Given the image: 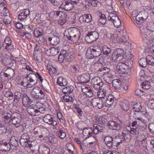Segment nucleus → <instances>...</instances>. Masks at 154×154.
Wrapping results in <instances>:
<instances>
[{
    "instance_id": "obj_1",
    "label": "nucleus",
    "mask_w": 154,
    "mask_h": 154,
    "mask_svg": "<svg viewBox=\"0 0 154 154\" xmlns=\"http://www.w3.org/2000/svg\"><path fill=\"white\" fill-rule=\"evenodd\" d=\"M80 33L79 30L76 28H72L65 30L64 35L67 38L73 42L76 43L79 40Z\"/></svg>"
},
{
    "instance_id": "obj_2",
    "label": "nucleus",
    "mask_w": 154,
    "mask_h": 154,
    "mask_svg": "<svg viewBox=\"0 0 154 154\" xmlns=\"http://www.w3.org/2000/svg\"><path fill=\"white\" fill-rule=\"evenodd\" d=\"M102 48V47L100 46V45L91 46L88 48L86 55L97 57L101 54Z\"/></svg>"
},
{
    "instance_id": "obj_3",
    "label": "nucleus",
    "mask_w": 154,
    "mask_h": 154,
    "mask_svg": "<svg viewBox=\"0 0 154 154\" xmlns=\"http://www.w3.org/2000/svg\"><path fill=\"white\" fill-rule=\"evenodd\" d=\"M126 57L125 55H124V50L121 48L117 49L114 51L112 55V59L118 62L123 60V59H126V61H128V59Z\"/></svg>"
},
{
    "instance_id": "obj_4",
    "label": "nucleus",
    "mask_w": 154,
    "mask_h": 154,
    "mask_svg": "<svg viewBox=\"0 0 154 154\" xmlns=\"http://www.w3.org/2000/svg\"><path fill=\"white\" fill-rule=\"evenodd\" d=\"M45 92L38 88H34L31 92V96L35 99H41L45 96Z\"/></svg>"
},
{
    "instance_id": "obj_5",
    "label": "nucleus",
    "mask_w": 154,
    "mask_h": 154,
    "mask_svg": "<svg viewBox=\"0 0 154 154\" xmlns=\"http://www.w3.org/2000/svg\"><path fill=\"white\" fill-rule=\"evenodd\" d=\"M91 84L93 88L97 91L102 88L103 84L101 79L98 76L95 77L92 79Z\"/></svg>"
},
{
    "instance_id": "obj_6",
    "label": "nucleus",
    "mask_w": 154,
    "mask_h": 154,
    "mask_svg": "<svg viewBox=\"0 0 154 154\" xmlns=\"http://www.w3.org/2000/svg\"><path fill=\"white\" fill-rule=\"evenodd\" d=\"M117 72L122 74H128L130 73V69L126 64L122 63H119L116 66Z\"/></svg>"
},
{
    "instance_id": "obj_7",
    "label": "nucleus",
    "mask_w": 154,
    "mask_h": 154,
    "mask_svg": "<svg viewBox=\"0 0 154 154\" xmlns=\"http://www.w3.org/2000/svg\"><path fill=\"white\" fill-rule=\"evenodd\" d=\"M119 122L117 121V122L113 120L110 121L107 124L109 128L112 130L119 131L122 128V122L119 120Z\"/></svg>"
},
{
    "instance_id": "obj_8",
    "label": "nucleus",
    "mask_w": 154,
    "mask_h": 154,
    "mask_svg": "<svg viewBox=\"0 0 154 154\" xmlns=\"http://www.w3.org/2000/svg\"><path fill=\"white\" fill-rule=\"evenodd\" d=\"M148 14L145 11H142L139 12L136 17V23L138 24H140L148 18Z\"/></svg>"
},
{
    "instance_id": "obj_9",
    "label": "nucleus",
    "mask_w": 154,
    "mask_h": 154,
    "mask_svg": "<svg viewBox=\"0 0 154 154\" xmlns=\"http://www.w3.org/2000/svg\"><path fill=\"white\" fill-rule=\"evenodd\" d=\"M99 37L98 33L96 31L88 32L86 36L85 39L88 43H91L95 41Z\"/></svg>"
},
{
    "instance_id": "obj_10",
    "label": "nucleus",
    "mask_w": 154,
    "mask_h": 154,
    "mask_svg": "<svg viewBox=\"0 0 154 154\" xmlns=\"http://www.w3.org/2000/svg\"><path fill=\"white\" fill-rule=\"evenodd\" d=\"M37 106L34 105H32L29 106L27 109L28 112L32 116H36V114L38 112H41L43 110H45L43 108H38V109Z\"/></svg>"
},
{
    "instance_id": "obj_11",
    "label": "nucleus",
    "mask_w": 154,
    "mask_h": 154,
    "mask_svg": "<svg viewBox=\"0 0 154 154\" xmlns=\"http://www.w3.org/2000/svg\"><path fill=\"white\" fill-rule=\"evenodd\" d=\"M83 134L84 136H87L85 138L87 139V138H90L91 139H93L95 140V138L94 137L92 136V134H93V129L91 128H85L83 131ZM95 142L94 140L93 141L91 142H89V144H93Z\"/></svg>"
},
{
    "instance_id": "obj_12",
    "label": "nucleus",
    "mask_w": 154,
    "mask_h": 154,
    "mask_svg": "<svg viewBox=\"0 0 154 154\" xmlns=\"http://www.w3.org/2000/svg\"><path fill=\"white\" fill-rule=\"evenodd\" d=\"M90 79V75L88 73L83 74L78 77V80L81 84L87 83Z\"/></svg>"
},
{
    "instance_id": "obj_13",
    "label": "nucleus",
    "mask_w": 154,
    "mask_h": 154,
    "mask_svg": "<svg viewBox=\"0 0 154 154\" xmlns=\"http://www.w3.org/2000/svg\"><path fill=\"white\" fill-rule=\"evenodd\" d=\"M43 120L46 123L51 125L54 126H55L57 124L56 121L54 120L53 116L51 115H46L43 118Z\"/></svg>"
},
{
    "instance_id": "obj_14",
    "label": "nucleus",
    "mask_w": 154,
    "mask_h": 154,
    "mask_svg": "<svg viewBox=\"0 0 154 154\" xmlns=\"http://www.w3.org/2000/svg\"><path fill=\"white\" fill-rule=\"evenodd\" d=\"M91 103L93 107H97L99 109L103 107V102L99 98H96L93 99L91 100Z\"/></svg>"
},
{
    "instance_id": "obj_15",
    "label": "nucleus",
    "mask_w": 154,
    "mask_h": 154,
    "mask_svg": "<svg viewBox=\"0 0 154 154\" xmlns=\"http://www.w3.org/2000/svg\"><path fill=\"white\" fill-rule=\"evenodd\" d=\"M92 20V17L89 14L82 15L79 18L80 22L82 23H89Z\"/></svg>"
},
{
    "instance_id": "obj_16",
    "label": "nucleus",
    "mask_w": 154,
    "mask_h": 154,
    "mask_svg": "<svg viewBox=\"0 0 154 154\" xmlns=\"http://www.w3.org/2000/svg\"><path fill=\"white\" fill-rule=\"evenodd\" d=\"M113 137L110 136H107L104 137V141L105 142V144L109 148H111L113 147L114 143L113 142Z\"/></svg>"
},
{
    "instance_id": "obj_17",
    "label": "nucleus",
    "mask_w": 154,
    "mask_h": 154,
    "mask_svg": "<svg viewBox=\"0 0 154 154\" xmlns=\"http://www.w3.org/2000/svg\"><path fill=\"white\" fill-rule=\"evenodd\" d=\"M29 10L28 9H25L21 10L18 15V19L21 21L25 19L29 14Z\"/></svg>"
},
{
    "instance_id": "obj_18",
    "label": "nucleus",
    "mask_w": 154,
    "mask_h": 154,
    "mask_svg": "<svg viewBox=\"0 0 154 154\" xmlns=\"http://www.w3.org/2000/svg\"><path fill=\"white\" fill-rule=\"evenodd\" d=\"M140 30L143 39L146 41V40H148L149 37L150 36V34H151L150 31L146 28H143L141 29Z\"/></svg>"
},
{
    "instance_id": "obj_19",
    "label": "nucleus",
    "mask_w": 154,
    "mask_h": 154,
    "mask_svg": "<svg viewBox=\"0 0 154 154\" xmlns=\"http://www.w3.org/2000/svg\"><path fill=\"white\" fill-rule=\"evenodd\" d=\"M11 149L10 144L5 140L0 141V150L2 151L7 152L9 151Z\"/></svg>"
},
{
    "instance_id": "obj_20",
    "label": "nucleus",
    "mask_w": 154,
    "mask_h": 154,
    "mask_svg": "<svg viewBox=\"0 0 154 154\" xmlns=\"http://www.w3.org/2000/svg\"><path fill=\"white\" fill-rule=\"evenodd\" d=\"M112 86L117 91L120 92L122 86V82L119 79L113 80L112 82Z\"/></svg>"
},
{
    "instance_id": "obj_21",
    "label": "nucleus",
    "mask_w": 154,
    "mask_h": 154,
    "mask_svg": "<svg viewBox=\"0 0 154 154\" xmlns=\"http://www.w3.org/2000/svg\"><path fill=\"white\" fill-rule=\"evenodd\" d=\"M93 133L94 134H97L99 132H102L104 131L105 126L104 125H100L95 124L94 125Z\"/></svg>"
},
{
    "instance_id": "obj_22",
    "label": "nucleus",
    "mask_w": 154,
    "mask_h": 154,
    "mask_svg": "<svg viewBox=\"0 0 154 154\" xmlns=\"http://www.w3.org/2000/svg\"><path fill=\"white\" fill-rule=\"evenodd\" d=\"M32 100L26 94H24L22 96V103L25 106L29 105L32 102Z\"/></svg>"
},
{
    "instance_id": "obj_23",
    "label": "nucleus",
    "mask_w": 154,
    "mask_h": 154,
    "mask_svg": "<svg viewBox=\"0 0 154 154\" xmlns=\"http://www.w3.org/2000/svg\"><path fill=\"white\" fill-rule=\"evenodd\" d=\"M115 97L111 94H109L108 96L105 103L106 107H110L113 103Z\"/></svg>"
},
{
    "instance_id": "obj_24",
    "label": "nucleus",
    "mask_w": 154,
    "mask_h": 154,
    "mask_svg": "<svg viewBox=\"0 0 154 154\" xmlns=\"http://www.w3.org/2000/svg\"><path fill=\"white\" fill-rule=\"evenodd\" d=\"M60 50L58 48H52L47 49L46 51V53L49 54L50 56H55L57 55L59 52Z\"/></svg>"
},
{
    "instance_id": "obj_25",
    "label": "nucleus",
    "mask_w": 154,
    "mask_h": 154,
    "mask_svg": "<svg viewBox=\"0 0 154 154\" xmlns=\"http://www.w3.org/2000/svg\"><path fill=\"white\" fill-rule=\"evenodd\" d=\"M102 49L103 54L104 55H106L107 57L106 59L109 60V61L111 60V58L110 57V56L109 54L111 52V50L110 48H109L107 46L104 45L102 47Z\"/></svg>"
},
{
    "instance_id": "obj_26",
    "label": "nucleus",
    "mask_w": 154,
    "mask_h": 154,
    "mask_svg": "<svg viewBox=\"0 0 154 154\" xmlns=\"http://www.w3.org/2000/svg\"><path fill=\"white\" fill-rule=\"evenodd\" d=\"M27 78L28 79V81H29L30 82H37L38 81V79L37 78L36 75L33 72L30 73L27 75Z\"/></svg>"
},
{
    "instance_id": "obj_27",
    "label": "nucleus",
    "mask_w": 154,
    "mask_h": 154,
    "mask_svg": "<svg viewBox=\"0 0 154 154\" xmlns=\"http://www.w3.org/2000/svg\"><path fill=\"white\" fill-rule=\"evenodd\" d=\"M128 104V103L127 100L121 101L119 103L121 108L124 111H127L129 109Z\"/></svg>"
},
{
    "instance_id": "obj_28",
    "label": "nucleus",
    "mask_w": 154,
    "mask_h": 154,
    "mask_svg": "<svg viewBox=\"0 0 154 154\" xmlns=\"http://www.w3.org/2000/svg\"><path fill=\"white\" fill-rule=\"evenodd\" d=\"M57 83L61 86H64L67 85L68 82L66 79L62 77H59L57 79Z\"/></svg>"
},
{
    "instance_id": "obj_29",
    "label": "nucleus",
    "mask_w": 154,
    "mask_h": 154,
    "mask_svg": "<svg viewBox=\"0 0 154 154\" xmlns=\"http://www.w3.org/2000/svg\"><path fill=\"white\" fill-rule=\"evenodd\" d=\"M4 42L6 44L5 47V48L6 49L8 50L11 49L13 48V45L11 44V41L10 40L9 37L6 38Z\"/></svg>"
},
{
    "instance_id": "obj_30",
    "label": "nucleus",
    "mask_w": 154,
    "mask_h": 154,
    "mask_svg": "<svg viewBox=\"0 0 154 154\" xmlns=\"http://www.w3.org/2000/svg\"><path fill=\"white\" fill-rule=\"evenodd\" d=\"M63 14L58 20V23L61 25H63L66 21L67 14L64 12Z\"/></svg>"
},
{
    "instance_id": "obj_31",
    "label": "nucleus",
    "mask_w": 154,
    "mask_h": 154,
    "mask_svg": "<svg viewBox=\"0 0 154 154\" xmlns=\"http://www.w3.org/2000/svg\"><path fill=\"white\" fill-rule=\"evenodd\" d=\"M49 41L53 45L57 44L60 41L59 38L56 35H54L52 37H49L48 38Z\"/></svg>"
},
{
    "instance_id": "obj_32",
    "label": "nucleus",
    "mask_w": 154,
    "mask_h": 154,
    "mask_svg": "<svg viewBox=\"0 0 154 154\" xmlns=\"http://www.w3.org/2000/svg\"><path fill=\"white\" fill-rule=\"evenodd\" d=\"M122 137L124 139V140L127 142L129 141L130 139V133L126 130L123 131L122 132Z\"/></svg>"
},
{
    "instance_id": "obj_33",
    "label": "nucleus",
    "mask_w": 154,
    "mask_h": 154,
    "mask_svg": "<svg viewBox=\"0 0 154 154\" xmlns=\"http://www.w3.org/2000/svg\"><path fill=\"white\" fill-rule=\"evenodd\" d=\"M74 6V5L70 1L66 2V6L64 7V10L66 11L71 10Z\"/></svg>"
},
{
    "instance_id": "obj_34",
    "label": "nucleus",
    "mask_w": 154,
    "mask_h": 154,
    "mask_svg": "<svg viewBox=\"0 0 154 154\" xmlns=\"http://www.w3.org/2000/svg\"><path fill=\"white\" fill-rule=\"evenodd\" d=\"M33 33L35 37L38 38L40 36H42L44 33L41 28H38L35 29L33 32Z\"/></svg>"
},
{
    "instance_id": "obj_35",
    "label": "nucleus",
    "mask_w": 154,
    "mask_h": 154,
    "mask_svg": "<svg viewBox=\"0 0 154 154\" xmlns=\"http://www.w3.org/2000/svg\"><path fill=\"white\" fill-rule=\"evenodd\" d=\"M74 87L72 86L66 87L62 89V92L64 94H69L73 91Z\"/></svg>"
},
{
    "instance_id": "obj_36",
    "label": "nucleus",
    "mask_w": 154,
    "mask_h": 154,
    "mask_svg": "<svg viewBox=\"0 0 154 154\" xmlns=\"http://www.w3.org/2000/svg\"><path fill=\"white\" fill-rule=\"evenodd\" d=\"M138 62L141 67H145L148 64L147 58H142L139 60Z\"/></svg>"
},
{
    "instance_id": "obj_37",
    "label": "nucleus",
    "mask_w": 154,
    "mask_h": 154,
    "mask_svg": "<svg viewBox=\"0 0 154 154\" xmlns=\"http://www.w3.org/2000/svg\"><path fill=\"white\" fill-rule=\"evenodd\" d=\"M97 91V96L99 98H104L106 93V90L104 89L100 88Z\"/></svg>"
},
{
    "instance_id": "obj_38",
    "label": "nucleus",
    "mask_w": 154,
    "mask_h": 154,
    "mask_svg": "<svg viewBox=\"0 0 154 154\" xmlns=\"http://www.w3.org/2000/svg\"><path fill=\"white\" fill-rule=\"evenodd\" d=\"M128 36L125 35L121 38H119V37L117 42L127 45V44H128Z\"/></svg>"
},
{
    "instance_id": "obj_39",
    "label": "nucleus",
    "mask_w": 154,
    "mask_h": 154,
    "mask_svg": "<svg viewBox=\"0 0 154 154\" xmlns=\"http://www.w3.org/2000/svg\"><path fill=\"white\" fill-rule=\"evenodd\" d=\"M9 143L10 144L11 147V146H12L16 147L18 145V140L14 138H11L9 142Z\"/></svg>"
},
{
    "instance_id": "obj_40",
    "label": "nucleus",
    "mask_w": 154,
    "mask_h": 154,
    "mask_svg": "<svg viewBox=\"0 0 154 154\" xmlns=\"http://www.w3.org/2000/svg\"><path fill=\"white\" fill-rule=\"evenodd\" d=\"M119 17L116 14L110 13L109 14V16L108 17V21H111L112 22L116 20H117Z\"/></svg>"
},
{
    "instance_id": "obj_41",
    "label": "nucleus",
    "mask_w": 154,
    "mask_h": 154,
    "mask_svg": "<svg viewBox=\"0 0 154 154\" xmlns=\"http://www.w3.org/2000/svg\"><path fill=\"white\" fill-rule=\"evenodd\" d=\"M132 108L133 110L135 111V112H140L142 109L141 103H136L133 105Z\"/></svg>"
},
{
    "instance_id": "obj_42",
    "label": "nucleus",
    "mask_w": 154,
    "mask_h": 154,
    "mask_svg": "<svg viewBox=\"0 0 154 154\" xmlns=\"http://www.w3.org/2000/svg\"><path fill=\"white\" fill-rule=\"evenodd\" d=\"M135 111H134L133 110V111H131L129 113L130 116L131 118H134L135 119H137L138 120H140L141 118H140L138 117V112H135Z\"/></svg>"
},
{
    "instance_id": "obj_43",
    "label": "nucleus",
    "mask_w": 154,
    "mask_h": 154,
    "mask_svg": "<svg viewBox=\"0 0 154 154\" xmlns=\"http://www.w3.org/2000/svg\"><path fill=\"white\" fill-rule=\"evenodd\" d=\"M99 124H100L101 125H104L107 122V120L105 118L102 116H100L97 119Z\"/></svg>"
},
{
    "instance_id": "obj_44",
    "label": "nucleus",
    "mask_w": 154,
    "mask_h": 154,
    "mask_svg": "<svg viewBox=\"0 0 154 154\" xmlns=\"http://www.w3.org/2000/svg\"><path fill=\"white\" fill-rule=\"evenodd\" d=\"M100 18L98 20L99 22L102 24H107L106 19V16L104 14H101L100 15Z\"/></svg>"
},
{
    "instance_id": "obj_45",
    "label": "nucleus",
    "mask_w": 154,
    "mask_h": 154,
    "mask_svg": "<svg viewBox=\"0 0 154 154\" xmlns=\"http://www.w3.org/2000/svg\"><path fill=\"white\" fill-rule=\"evenodd\" d=\"M3 21L6 25H8L11 23L10 18L9 16L5 15L3 18Z\"/></svg>"
},
{
    "instance_id": "obj_46",
    "label": "nucleus",
    "mask_w": 154,
    "mask_h": 154,
    "mask_svg": "<svg viewBox=\"0 0 154 154\" xmlns=\"http://www.w3.org/2000/svg\"><path fill=\"white\" fill-rule=\"evenodd\" d=\"M147 58L148 64L152 66H154V59L151 56H148L147 57Z\"/></svg>"
},
{
    "instance_id": "obj_47",
    "label": "nucleus",
    "mask_w": 154,
    "mask_h": 154,
    "mask_svg": "<svg viewBox=\"0 0 154 154\" xmlns=\"http://www.w3.org/2000/svg\"><path fill=\"white\" fill-rule=\"evenodd\" d=\"M71 71L73 72L77 73L79 72L80 69V66L79 65L72 66L71 68Z\"/></svg>"
},
{
    "instance_id": "obj_48",
    "label": "nucleus",
    "mask_w": 154,
    "mask_h": 154,
    "mask_svg": "<svg viewBox=\"0 0 154 154\" xmlns=\"http://www.w3.org/2000/svg\"><path fill=\"white\" fill-rule=\"evenodd\" d=\"M11 120L13 124L14 125L19 124L21 122V120L17 117H13Z\"/></svg>"
},
{
    "instance_id": "obj_49",
    "label": "nucleus",
    "mask_w": 154,
    "mask_h": 154,
    "mask_svg": "<svg viewBox=\"0 0 154 154\" xmlns=\"http://www.w3.org/2000/svg\"><path fill=\"white\" fill-rule=\"evenodd\" d=\"M142 87L144 89H149L150 88V82L148 81L144 82H143Z\"/></svg>"
},
{
    "instance_id": "obj_50",
    "label": "nucleus",
    "mask_w": 154,
    "mask_h": 154,
    "mask_svg": "<svg viewBox=\"0 0 154 154\" xmlns=\"http://www.w3.org/2000/svg\"><path fill=\"white\" fill-rule=\"evenodd\" d=\"M110 69L107 67H102L100 69L99 71L100 72H102L104 74L108 73L110 71Z\"/></svg>"
},
{
    "instance_id": "obj_51",
    "label": "nucleus",
    "mask_w": 154,
    "mask_h": 154,
    "mask_svg": "<svg viewBox=\"0 0 154 154\" xmlns=\"http://www.w3.org/2000/svg\"><path fill=\"white\" fill-rule=\"evenodd\" d=\"M34 57L38 62H41L42 60V55L41 54L34 55Z\"/></svg>"
},
{
    "instance_id": "obj_52",
    "label": "nucleus",
    "mask_w": 154,
    "mask_h": 154,
    "mask_svg": "<svg viewBox=\"0 0 154 154\" xmlns=\"http://www.w3.org/2000/svg\"><path fill=\"white\" fill-rule=\"evenodd\" d=\"M66 133L63 131L62 129L60 128L59 130L58 136L61 139H63L65 138L66 136Z\"/></svg>"
},
{
    "instance_id": "obj_53",
    "label": "nucleus",
    "mask_w": 154,
    "mask_h": 154,
    "mask_svg": "<svg viewBox=\"0 0 154 154\" xmlns=\"http://www.w3.org/2000/svg\"><path fill=\"white\" fill-rule=\"evenodd\" d=\"M64 12L59 11H55L54 12V14L56 16V19L58 20L60 17L62 16V14H63V13Z\"/></svg>"
},
{
    "instance_id": "obj_54",
    "label": "nucleus",
    "mask_w": 154,
    "mask_h": 154,
    "mask_svg": "<svg viewBox=\"0 0 154 154\" xmlns=\"http://www.w3.org/2000/svg\"><path fill=\"white\" fill-rule=\"evenodd\" d=\"M21 96V94L19 92H16L14 93V100H16L17 101L19 100Z\"/></svg>"
},
{
    "instance_id": "obj_55",
    "label": "nucleus",
    "mask_w": 154,
    "mask_h": 154,
    "mask_svg": "<svg viewBox=\"0 0 154 154\" xmlns=\"http://www.w3.org/2000/svg\"><path fill=\"white\" fill-rule=\"evenodd\" d=\"M112 23H113L115 27L117 28L119 27L121 25V21L119 18L114 21L112 22Z\"/></svg>"
},
{
    "instance_id": "obj_56",
    "label": "nucleus",
    "mask_w": 154,
    "mask_h": 154,
    "mask_svg": "<svg viewBox=\"0 0 154 154\" xmlns=\"http://www.w3.org/2000/svg\"><path fill=\"white\" fill-rule=\"evenodd\" d=\"M5 97H9V99L11 100L13 98V94L11 91L9 90L5 93Z\"/></svg>"
},
{
    "instance_id": "obj_57",
    "label": "nucleus",
    "mask_w": 154,
    "mask_h": 154,
    "mask_svg": "<svg viewBox=\"0 0 154 154\" xmlns=\"http://www.w3.org/2000/svg\"><path fill=\"white\" fill-rule=\"evenodd\" d=\"M63 97L65 101L66 102H71L73 100V98L68 95H64Z\"/></svg>"
},
{
    "instance_id": "obj_58",
    "label": "nucleus",
    "mask_w": 154,
    "mask_h": 154,
    "mask_svg": "<svg viewBox=\"0 0 154 154\" xmlns=\"http://www.w3.org/2000/svg\"><path fill=\"white\" fill-rule=\"evenodd\" d=\"M83 4L86 9H89V7L91 6V0H85L83 2Z\"/></svg>"
},
{
    "instance_id": "obj_59",
    "label": "nucleus",
    "mask_w": 154,
    "mask_h": 154,
    "mask_svg": "<svg viewBox=\"0 0 154 154\" xmlns=\"http://www.w3.org/2000/svg\"><path fill=\"white\" fill-rule=\"evenodd\" d=\"M107 61H109V62H110V61H109V60H108L106 59V57H103L100 58L98 60L97 62H98V63H100L101 64H105Z\"/></svg>"
},
{
    "instance_id": "obj_60",
    "label": "nucleus",
    "mask_w": 154,
    "mask_h": 154,
    "mask_svg": "<svg viewBox=\"0 0 154 154\" xmlns=\"http://www.w3.org/2000/svg\"><path fill=\"white\" fill-rule=\"evenodd\" d=\"M28 141V140H26V139L21 138V139L20 140V144L23 147H27V143Z\"/></svg>"
},
{
    "instance_id": "obj_61",
    "label": "nucleus",
    "mask_w": 154,
    "mask_h": 154,
    "mask_svg": "<svg viewBox=\"0 0 154 154\" xmlns=\"http://www.w3.org/2000/svg\"><path fill=\"white\" fill-rule=\"evenodd\" d=\"M150 132L154 134V123H150L148 126Z\"/></svg>"
},
{
    "instance_id": "obj_62",
    "label": "nucleus",
    "mask_w": 154,
    "mask_h": 154,
    "mask_svg": "<svg viewBox=\"0 0 154 154\" xmlns=\"http://www.w3.org/2000/svg\"><path fill=\"white\" fill-rule=\"evenodd\" d=\"M6 72L9 75V76L10 77H13L14 75V71L13 69L11 68L6 70Z\"/></svg>"
},
{
    "instance_id": "obj_63",
    "label": "nucleus",
    "mask_w": 154,
    "mask_h": 154,
    "mask_svg": "<svg viewBox=\"0 0 154 154\" xmlns=\"http://www.w3.org/2000/svg\"><path fill=\"white\" fill-rule=\"evenodd\" d=\"M119 37H117V34H112L111 35L110 37V39L113 41L116 42V41L117 42Z\"/></svg>"
},
{
    "instance_id": "obj_64",
    "label": "nucleus",
    "mask_w": 154,
    "mask_h": 154,
    "mask_svg": "<svg viewBox=\"0 0 154 154\" xmlns=\"http://www.w3.org/2000/svg\"><path fill=\"white\" fill-rule=\"evenodd\" d=\"M50 149L49 148L46 146L43 148L42 152L43 154H48L49 153Z\"/></svg>"
}]
</instances>
